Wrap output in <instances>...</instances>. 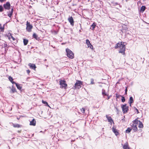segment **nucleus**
<instances>
[{
    "mask_svg": "<svg viewBox=\"0 0 149 149\" xmlns=\"http://www.w3.org/2000/svg\"><path fill=\"white\" fill-rule=\"evenodd\" d=\"M42 103L45 104V106H47L49 107V105L48 104L47 102L46 101H44L43 100H42Z\"/></svg>",
    "mask_w": 149,
    "mask_h": 149,
    "instance_id": "30",
    "label": "nucleus"
},
{
    "mask_svg": "<svg viewBox=\"0 0 149 149\" xmlns=\"http://www.w3.org/2000/svg\"><path fill=\"white\" fill-rule=\"evenodd\" d=\"M82 84V82L79 80H77L74 85V89H79L81 87V85Z\"/></svg>",
    "mask_w": 149,
    "mask_h": 149,
    "instance_id": "5",
    "label": "nucleus"
},
{
    "mask_svg": "<svg viewBox=\"0 0 149 149\" xmlns=\"http://www.w3.org/2000/svg\"><path fill=\"white\" fill-rule=\"evenodd\" d=\"M146 0H143V1H146Z\"/></svg>",
    "mask_w": 149,
    "mask_h": 149,
    "instance_id": "44",
    "label": "nucleus"
},
{
    "mask_svg": "<svg viewBox=\"0 0 149 149\" xmlns=\"http://www.w3.org/2000/svg\"><path fill=\"white\" fill-rule=\"evenodd\" d=\"M106 116L109 122L111 124L112 123H114L113 121L111 116H110L108 115H106Z\"/></svg>",
    "mask_w": 149,
    "mask_h": 149,
    "instance_id": "14",
    "label": "nucleus"
},
{
    "mask_svg": "<svg viewBox=\"0 0 149 149\" xmlns=\"http://www.w3.org/2000/svg\"><path fill=\"white\" fill-rule=\"evenodd\" d=\"M66 55L69 58L72 59L74 58V54L73 52L68 48L66 49Z\"/></svg>",
    "mask_w": 149,
    "mask_h": 149,
    "instance_id": "2",
    "label": "nucleus"
},
{
    "mask_svg": "<svg viewBox=\"0 0 149 149\" xmlns=\"http://www.w3.org/2000/svg\"><path fill=\"white\" fill-rule=\"evenodd\" d=\"M28 65L29 66L30 68H31L34 70H36V67L34 64L29 63L28 64Z\"/></svg>",
    "mask_w": 149,
    "mask_h": 149,
    "instance_id": "13",
    "label": "nucleus"
},
{
    "mask_svg": "<svg viewBox=\"0 0 149 149\" xmlns=\"http://www.w3.org/2000/svg\"><path fill=\"white\" fill-rule=\"evenodd\" d=\"M96 25V23L95 22H93V24L91 25L90 29H91L93 31L94 30Z\"/></svg>",
    "mask_w": 149,
    "mask_h": 149,
    "instance_id": "18",
    "label": "nucleus"
},
{
    "mask_svg": "<svg viewBox=\"0 0 149 149\" xmlns=\"http://www.w3.org/2000/svg\"><path fill=\"white\" fill-rule=\"evenodd\" d=\"M13 8H12L11 9L10 12H9V13L8 14V16L10 17L13 15Z\"/></svg>",
    "mask_w": 149,
    "mask_h": 149,
    "instance_id": "19",
    "label": "nucleus"
},
{
    "mask_svg": "<svg viewBox=\"0 0 149 149\" xmlns=\"http://www.w3.org/2000/svg\"><path fill=\"white\" fill-rule=\"evenodd\" d=\"M102 94L104 97V96L107 95L105 93V91L103 89L102 90Z\"/></svg>",
    "mask_w": 149,
    "mask_h": 149,
    "instance_id": "31",
    "label": "nucleus"
},
{
    "mask_svg": "<svg viewBox=\"0 0 149 149\" xmlns=\"http://www.w3.org/2000/svg\"><path fill=\"white\" fill-rule=\"evenodd\" d=\"M123 148L124 149H130L127 142H126L124 144H122Z\"/></svg>",
    "mask_w": 149,
    "mask_h": 149,
    "instance_id": "10",
    "label": "nucleus"
},
{
    "mask_svg": "<svg viewBox=\"0 0 149 149\" xmlns=\"http://www.w3.org/2000/svg\"><path fill=\"white\" fill-rule=\"evenodd\" d=\"M82 111H83V112L85 111L86 110L85 108H82ZM81 111H82V110H81Z\"/></svg>",
    "mask_w": 149,
    "mask_h": 149,
    "instance_id": "41",
    "label": "nucleus"
},
{
    "mask_svg": "<svg viewBox=\"0 0 149 149\" xmlns=\"http://www.w3.org/2000/svg\"><path fill=\"white\" fill-rule=\"evenodd\" d=\"M107 100H109V99L110 98L111 96H109L108 95H107Z\"/></svg>",
    "mask_w": 149,
    "mask_h": 149,
    "instance_id": "39",
    "label": "nucleus"
},
{
    "mask_svg": "<svg viewBox=\"0 0 149 149\" xmlns=\"http://www.w3.org/2000/svg\"><path fill=\"white\" fill-rule=\"evenodd\" d=\"M133 102V100L132 97H130L129 100V103L130 104V105H131V104Z\"/></svg>",
    "mask_w": 149,
    "mask_h": 149,
    "instance_id": "21",
    "label": "nucleus"
},
{
    "mask_svg": "<svg viewBox=\"0 0 149 149\" xmlns=\"http://www.w3.org/2000/svg\"><path fill=\"white\" fill-rule=\"evenodd\" d=\"M138 127L139 128H142L143 127V125L142 124V123L140 121H139V125Z\"/></svg>",
    "mask_w": 149,
    "mask_h": 149,
    "instance_id": "27",
    "label": "nucleus"
},
{
    "mask_svg": "<svg viewBox=\"0 0 149 149\" xmlns=\"http://www.w3.org/2000/svg\"><path fill=\"white\" fill-rule=\"evenodd\" d=\"M139 121H139L137 119H136L132 121V123L137 126V125L138 124Z\"/></svg>",
    "mask_w": 149,
    "mask_h": 149,
    "instance_id": "17",
    "label": "nucleus"
},
{
    "mask_svg": "<svg viewBox=\"0 0 149 149\" xmlns=\"http://www.w3.org/2000/svg\"><path fill=\"white\" fill-rule=\"evenodd\" d=\"M1 26V24H0V27Z\"/></svg>",
    "mask_w": 149,
    "mask_h": 149,
    "instance_id": "45",
    "label": "nucleus"
},
{
    "mask_svg": "<svg viewBox=\"0 0 149 149\" xmlns=\"http://www.w3.org/2000/svg\"><path fill=\"white\" fill-rule=\"evenodd\" d=\"M68 20L70 23V24L72 26L74 25V21L73 18L71 16L68 18Z\"/></svg>",
    "mask_w": 149,
    "mask_h": 149,
    "instance_id": "9",
    "label": "nucleus"
},
{
    "mask_svg": "<svg viewBox=\"0 0 149 149\" xmlns=\"http://www.w3.org/2000/svg\"><path fill=\"white\" fill-rule=\"evenodd\" d=\"M3 6L6 9L9 10L10 8V4L9 2H8L4 4Z\"/></svg>",
    "mask_w": 149,
    "mask_h": 149,
    "instance_id": "6",
    "label": "nucleus"
},
{
    "mask_svg": "<svg viewBox=\"0 0 149 149\" xmlns=\"http://www.w3.org/2000/svg\"><path fill=\"white\" fill-rule=\"evenodd\" d=\"M6 0H0V1L1 2H2L4 1H6Z\"/></svg>",
    "mask_w": 149,
    "mask_h": 149,
    "instance_id": "40",
    "label": "nucleus"
},
{
    "mask_svg": "<svg viewBox=\"0 0 149 149\" xmlns=\"http://www.w3.org/2000/svg\"><path fill=\"white\" fill-rule=\"evenodd\" d=\"M8 79L9 81L11 82L13 84H15L16 82H15L13 81V79L12 77L11 76H9L8 77Z\"/></svg>",
    "mask_w": 149,
    "mask_h": 149,
    "instance_id": "20",
    "label": "nucleus"
},
{
    "mask_svg": "<svg viewBox=\"0 0 149 149\" xmlns=\"http://www.w3.org/2000/svg\"><path fill=\"white\" fill-rule=\"evenodd\" d=\"M130 125L132 127V129L133 130L134 132H135L138 129L136 125H134L132 123L130 124Z\"/></svg>",
    "mask_w": 149,
    "mask_h": 149,
    "instance_id": "11",
    "label": "nucleus"
},
{
    "mask_svg": "<svg viewBox=\"0 0 149 149\" xmlns=\"http://www.w3.org/2000/svg\"><path fill=\"white\" fill-rule=\"evenodd\" d=\"M112 130L116 136H117L119 135V133L118 130L116 129L114 126H113L112 127Z\"/></svg>",
    "mask_w": 149,
    "mask_h": 149,
    "instance_id": "12",
    "label": "nucleus"
},
{
    "mask_svg": "<svg viewBox=\"0 0 149 149\" xmlns=\"http://www.w3.org/2000/svg\"><path fill=\"white\" fill-rule=\"evenodd\" d=\"M91 84H94V80L93 79H91Z\"/></svg>",
    "mask_w": 149,
    "mask_h": 149,
    "instance_id": "36",
    "label": "nucleus"
},
{
    "mask_svg": "<svg viewBox=\"0 0 149 149\" xmlns=\"http://www.w3.org/2000/svg\"><path fill=\"white\" fill-rule=\"evenodd\" d=\"M26 29L27 31L28 32H31L32 31V29L33 28V26L31 24L30 22L27 21L26 24Z\"/></svg>",
    "mask_w": 149,
    "mask_h": 149,
    "instance_id": "4",
    "label": "nucleus"
},
{
    "mask_svg": "<svg viewBox=\"0 0 149 149\" xmlns=\"http://www.w3.org/2000/svg\"><path fill=\"white\" fill-rule=\"evenodd\" d=\"M116 95V99H117V98H119L120 97H121V96L120 95H118V94L117 93H116L115 94Z\"/></svg>",
    "mask_w": 149,
    "mask_h": 149,
    "instance_id": "34",
    "label": "nucleus"
},
{
    "mask_svg": "<svg viewBox=\"0 0 149 149\" xmlns=\"http://www.w3.org/2000/svg\"><path fill=\"white\" fill-rule=\"evenodd\" d=\"M15 84L16 85V86L18 89L20 90L22 89V87L20 86V85L17 84V83H15Z\"/></svg>",
    "mask_w": 149,
    "mask_h": 149,
    "instance_id": "23",
    "label": "nucleus"
},
{
    "mask_svg": "<svg viewBox=\"0 0 149 149\" xmlns=\"http://www.w3.org/2000/svg\"><path fill=\"white\" fill-rule=\"evenodd\" d=\"M127 87H126L125 89V93L126 95L127 94Z\"/></svg>",
    "mask_w": 149,
    "mask_h": 149,
    "instance_id": "37",
    "label": "nucleus"
},
{
    "mask_svg": "<svg viewBox=\"0 0 149 149\" xmlns=\"http://www.w3.org/2000/svg\"><path fill=\"white\" fill-rule=\"evenodd\" d=\"M121 97H122V99H121L122 102H125V97H124L122 96H121Z\"/></svg>",
    "mask_w": 149,
    "mask_h": 149,
    "instance_id": "33",
    "label": "nucleus"
},
{
    "mask_svg": "<svg viewBox=\"0 0 149 149\" xmlns=\"http://www.w3.org/2000/svg\"><path fill=\"white\" fill-rule=\"evenodd\" d=\"M60 87L61 88H64L66 89L68 86L67 84L66 83V82L64 79H60L59 81Z\"/></svg>",
    "mask_w": 149,
    "mask_h": 149,
    "instance_id": "3",
    "label": "nucleus"
},
{
    "mask_svg": "<svg viewBox=\"0 0 149 149\" xmlns=\"http://www.w3.org/2000/svg\"><path fill=\"white\" fill-rule=\"evenodd\" d=\"M4 26L2 27L1 26L0 27V31L1 32H3L4 31Z\"/></svg>",
    "mask_w": 149,
    "mask_h": 149,
    "instance_id": "32",
    "label": "nucleus"
},
{
    "mask_svg": "<svg viewBox=\"0 0 149 149\" xmlns=\"http://www.w3.org/2000/svg\"><path fill=\"white\" fill-rule=\"evenodd\" d=\"M26 72L29 74L30 72V71L29 70H26Z\"/></svg>",
    "mask_w": 149,
    "mask_h": 149,
    "instance_id": "38",
    "label": "nucleus"
},
{
    "mask_svg": "<svg viewBox=\"0 0 149 149\" xmlns=\"http://www.w3.org/2000/svg\"><path fill=\"white\" fill-rule=\"evenodd\" d=\"M132 130L131 128H130V127H128L125 131V132L126 133H129L131 132Z\"/></svg>",
    "mask_w": 149,
    "mask_h": 149,
    "instance_id": "29",
    "label": "nucleus"
},
{
    "mask_svg": "<svg viewBox=\"0 0 149 149\" xmlns=\"http://www.w3.org/2000/svg\"><path fill=\"white\" fill-rule=\"evenodd\" d=\"M30 125L35 126L36 125V121L34 119H33L31 121H30Z\"/></svg>",
    "mask_w": 149,
    "mask_h": 149,
    "instance_id": "15",
    "label": "nucleus"
},
{
    "mask_svg": "<svg viewBox=\"0 0 149 149\" xmlns=\"http://www.w3.org/2000/svg\"><path fill=\"white\" fill-rule=\"evenodd\" d=\"M13 126L15 127H21V126L18 124H13Z\"/></svg>",
    "mask_w": 149,
    "mask_h": 149,
    "instance_id": "28",
    "label": "nucleus"
},
{
    "mask_svg": "<svg viewBox=\"0 0 149 149\" xmlns=\"http://www.w3.org/2000/svg\"><path fill=\"white\" fill-rule=\"evenodd\" d=\"M3 11V8L2 6L0 5V12Z\"/></svg>",
    "mask_w": 149,
    "mask_h": 149,
    "instance_id": "35",
    "label": "nucleus"
},
{
    "mask_svg": "<svg viewBox=\"0 0 149 149\" xmlns=\"http://www.w3.org/2000/svg\"><path fill=\"white\" fill-rule=\"evenodd\" d=\"M122 108L123 112H127L128 110L129 107L127 106V104H125L122 106Z\"/></svg>",
    "mask_w": 149,
    "mask_h": 149,
    "instance_id": "7",
    "label": "nucleus"
},
{
    "mask_svg": "<svg viewBox=\"0 0 149 149\" xmlns=\"http://www.w3.org/2000/svg\"><path fill=\"white\" fill-rule=\"evenodd\" d=\"M33 38H35L36 40H38L39 38L38 37V36L35 33H34L33 35Z\"/></svg>",
    "mask_w": 149,
    "mask_h": 149,
    "instance_id": "24",
    "label": "nucleus"
},
{
    "mask_svg": "<svg viewBox=\"0 0 149 149\" xmlns=\"http://www.w3.org/2000/svg\"><path fill=\"white\" fill-rule=\"evenodd\" d=\"M115 49L119 48L120 49L119 52L121 53L122 54L125 55V46L124 44H122V42H119L115 47Z\"/></svg>",
    "mask_w": 149,
    "mask_h": 149,
    "instance_id": "1",
    "label": "nucleus"
},
{
    "mask_svg": "<svg viewBox=\"0 0 149 149\" xmlns=\"http://www.w3.org/2000/svg\"><path fill=\"white\" fill-rule=\"evenodd\" d=\"M136 110L137 112H139L138 110V109H136Z\"/></svg>",
    "mask_w": 149,
    "mask_h": 149,
    "instance_id": "43",
    "label": "nucleus"
},
{
    "mask_svg": "<svg viewBox=\"0 0 149 149\" xmlns=\"http://www.w3.org/2000/svg\"><path fill=\"white\" fill-rule=\"evenodd\" d=\"M43 118H47V117H45V116H42Z\"/></svg>",
    "mask_w": 149,
    "mask_h": 149,
    "instance_id": "42",
    "label": "nucleus"
},
{
    "mask_svg": "<svg viewBox=\"0 0 149 149\" xmlns=\"http://www.w3.org/2000/svg\"><path fill=\"white\" fill-rule=\"evenodd\" d=\"M86 43L88 47H89L91 49L93 50V46L91 44L90 42L87 39L86 40Z\"/></svg>",
    "mask_w": 149,
    "mask_h": 149,
    "instance_id": "8",
    "label": "nucleus"
},
{
    "mask_svg": "<svg viewBox=\"0 0 149 149\" xmlns=\"http://www.w3.org/2000/svg\"><path fill=\"white\" fill-rule=\"evenodd\" d=\"M7 37L8 38V39L11 40L10 39L11 38L13 41H14L15 40V38L12 35L11 33H9L7 36Z\"/></svg>",
    "mask_w": 149,
    "mask_h": 149,
    "instance_id": "16",
    "label": "nucleus"
},
{
    "mask_svg": "<svg viewBox=\"0 0 149 149\" xmlns=\"http://www.w3.org/2000/svg\"><path fill=\"white\" fill-rule=\"evenodd\" d=\"M11 91L12 93H14L17 92V91L15 87L12 86V88L11 89Z\"/></svg>",
    "mask_w": 149,
    "mask_h": 149,
    "instance_id": "25",
    "label": "nucleus"
},
{
    "mask_svg": "<svg viewBox=\"0 0 149 149\" xmlns=\"http://www.w3.org/2000/svg\"><path fill=\"white\" fill-rule=\"evenodd\" d=\"M23 42L24 45H26L28 43V40L26 39H24L23 40Z\"/></svg>",
    "mask_w": 149,
    "mask_h": 149,
    "instance_id": "26",
    "label": "nucleus"
},
{
    "mask_svg": "<svg viewBox=\"0 0 149 149\" xmlns=\"http://www.w3.org/2000/svg\"><path fill=\"white\" fill-rule=\"evenodd\" d=\"M146 8V7L145 6H141L140 8V11L141 12H143L145 10Z\"/></svg>",
    "mask_w": 149,
    "mask_h": 149,
    "instance_id": "22",
    "label": "nucleus"
}]
</instances>
